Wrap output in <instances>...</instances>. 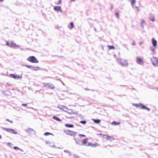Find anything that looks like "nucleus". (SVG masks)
I'll return each mask as SVG.
<instances>
[{
    "label": "nucleus",
    "mask_w": 158,
    "mask_h": 158,
    "mask_svg": "<svg viewBox=\"0 0 158 158\" xmlns=\"http://www.w3.org/2000/svg\"><path fill=\"white\" fill-rule=\"evenodd\" d=\"M135 0H131V5L134 8V5L135 3Z\"/></svg>",
    "instance_id": "18"
},
{
    "label": "nucleus",
    "mask_w": 158,
    "mask_h": 158,
    "mask_svg": "<svg viewBox=\"0 0 158 158\" xmlns=\"http://www.w3.org/2000/svg\"><path fill=\"white\" fill-rule=\"evenodd\" d=\"M150 50L152 52H153V53L154 54H155V49L152 48V47H151L150 48Z\"/></svg>",
    "instance_id": "22"
},
{
    "label": "nucleus",
    "mask_w": 158,
    "mask_h": 158,
    "mask_svg": "<svg viewBox=\"0 0 158 158\" xmlns=\"http://www.w3.org/2000/svg\"><path fill=\"white\" fill-rule=\"evenodd\" d=\"M48 85L49 87H50L51 88L53 89L54 88V86H53V85H52V84H48Z\"/></svg>",
    "instance_id": "30"
},
{
    "label": "nucleus",
    "mask_w": 158,
    "mask_h": 158,
    "mask_svg": "<svg viewBox=\"0 0 158 158\" xmlns=\"http://www.w3.org/2000/svg\"><path fill=\"white\" fill-rule=\"evenodd\" d=\"M2 129H3L5 130V131H8V132L10 131V129H9V128H4V127H2Z\"/></svg>",
    "instance_id": "23"
},
{
    "label": "nucleus",
    "mask_w": 158,
    "mask_h": 158,
    "mask_svg": "<svg viewBox=\"0 0 158 158\" xmlns=\"http://www.w3.org/2000/svg\"><path fill=\"white\" fill-rule=\"evenodd\" d=\"M105 136L106 137V138L108 140H111L112 139H113L111 137H110L108 135H105Z\"/></svg>",
    "instance_id": "11"
},
{
    "label": "nucleus",
    "mask_w": 158,
    "mask_h": 158,
    "mask_svg": "<svg viewBox=\"0 0 158 158\" xmlns=\"http://www.w3.org/2000/svg\"><path fill=\"white\" fill-rule=\"evenodd\" d=\"M64 152H68V153H69V154H70V153L68 151H67V150H65L64 151Z\"/></svg>",
    "instance_id": "38"
},
{
    "label": "nucleus",
    "mask_w": 158,
    "mask_h": 158,
    "mask_svg": "<svg viewBox=\"0 0 158 158\" xmlns=\"http://www.w3.org/2000/svg\"><path fill=\"white\" fill-rule=\"evenodd\" d=\"M1 135H0V139H1Z\"/></svg>",
    "instance_id": "51"
},
{
    "label": "nucleus",
    "mask_w": 158,
    "mask_h": 158,
    "mask_svg": "<svg viewBox=\"0 0 158 158\" xmlns=\"http://www.w3.org/2000/svg\"><path fill=\"white\" fill-rule=\"evenodd\" d=\"M70 27L69 26V27L70 28H72L73 27V23H70Z\"/></svg>",
    "instance_id": "25"
},
{
    "label": "nucleus",
    "mask_w": 158,
    "mask_h": 158,
    "mask_svg": "<svg viewBox=\"0 0 158 158\" xmlns=\"http://www.w3.org/2000/svg\"><path fill=\"white\" fill-rule=\"evenodd\" d=\"M79 136H83V137H85V135H82V134H79Z\"/></svg>",
    "instance_id": "37"
},
{
    "label": "nucleus",
    "mask_w": 158,
    "mask_h": 158,
    "mask_svg": "<svg viewBox=\"0 0 158 158\" xmlns=\"http://www.w3.org/2000/svg\"><path fill=\"white\" fill-rule=\"evenodd\" d=\"M67 112L70 114H74V113L71 110L69 109L68 110H67Z\"/></svg>",
    "instance_id": "20"
},
{
    "label": "nucleus",
    "mask_w": 158,
    "mask_h": 158,
    "mask_svg": "<svg viewBox=\"0 0 158 158\" xmlns=\"http://www.w3.org/2000/svg\"><path fill=\"white\" fill-rule=\"evenodd\" d=\"M108 48H109L110 49H114V47L113 46L108 45Z\"/></svg>",
    "instance_id": "28"
},
{
    "label": "nucleus",
    "mask_w": 158,
    "mask_h": 158,
    "mask_svg": "<svg viewBox=\"0 0 158 158\" xmlns=\"http://www.w3.org/2000/svg\"><path fill=\"white\" fill-rule=\"evenodd\" d=\"M50 146H51L50 145ZM52 147L54 148H55L56 147V146L55 145H52Z\"/></svg>",
    "instance_id": "44"
},
{
    "label": "nucleus",
    "mask_w": 158,
    "mask_h": 158,
    "mask_svg": "<svg viewBox=\"0 0 158 158\" xmlns=\"http://www.w3.org/2000/svg\"><path fill=\"white\" fill-rule=\"evenodd\" d=\"M118 60L123 65L126 66L127 65V62L124 60L119 59Z\"/></svg>",
    "instance_id": "4"
},
{
    "label": "nucleus",
    "mask_w": 158,
    "mask_h": 158,
    "mask_svg": "<svg viewBox=\"0 0 158 158\" xmlns=\"http://www.w3.org/2000/svg\"><path fill=\"white\" fill-rule=\"evenodd\" d=\"M10 133H12L13 134H17V133L14 130L10 129Z\"/></svg>",
    "instance_id": "32"
},
{
    "label": "nucleus",
    "mask_w": 158,
    "mask_h": 158,
    "mask_svg": "<svg viewBox=\"0 0 158 158\" xmlns=\"http://www.w3.org/2000/svg\"><path fill=\"white\" fill-rule=\"evenodd\" d=\"M150 19L152 22L154 21V17L152 15H150L149 17Z\"/></svg>",
    "instance_id": "14"
},
{
    "label": "nucleus",
    "mask_w": 158,
    "mask_h": 158,
    "mask_svg": "<svg viewBox=\"0 0 158 158\" xmlns=\"http://www.w3.org/2000/svg\"><path fill=\"white\" fill-rule=\"evenodd\" d=\"M152 41L153 47H156L157 46V41L154 38L152 39Z\"/></svg>",
    "instance_id": "9"
},
{
    "label": "nucleus",
    "mask_w": 158,
    "mask_h": 158,
    "mask_svg": "<svg viewBox=\"0 0 158 158\" xmlns=\"http://www.w3.org/2000/svg\"><path fill=\"white\" fill-rule=\"evenodd\" d=\"M22 105L23 106H27V104H22Z\"/></svg>",
    "instance_id": "45"
},
{
    "label": "nucleus",
    "mask_w": 158,
    "mask_h": 158,
    "mask_svg": "<svg viewBox=\"0 0 158 158\" xmlns=\"http://www.w3.org/2000/svg\"><path fill=\"white\" fill-rule=\"evenodd\" d=\"M14 149H15L16 150H21L22 152H23V150L22 149H20L19 148H18V147H14Z\"/></svg>",
    "instance_id": "29"
},
{
    "label": "nucleus",
    "mask_w": 158,
    "mask_h": 158,
    "mask_svg": "<svg viewBox=\"0 0 158 158\" xmlns=\"http://www.w3.org/2000/svg\"><path fill=\"white\" fill-rule=\"evenodd\" d=\"M132 44L133 45H135V42H133Z\"/></svg>",
    "instance_id": "47"
},
{
    "label": "nucleus",
    "mask_w": 158,
    "mask_h": 158,
    "mask_svg": "<svg viewBox=\"0 0 158 158\" xmlns=\"http://www.w3.org/2000/svg\"><path fill=\"white\" fill-rule=\"evenodd\" d=\"M65 127H70V128L73 127H74L73 125H70V124H65Z\"/></svg>",
    "instance_id": "16"
},
{
    "label": "nucleus",
    "mask_w": 158,
    "mask_h": 158,
    "mask_svg": "<svg viewBox=\"0 0 158 158\" xmlns=\"http://www.w3.org/2000/svg\"><path fill=\"white\" fill-rule=\"evenodd\" d=\"M64 111L65 112H67V110H68L69 109H68L65 106L64 108Z\"/></svg>",
    "instance_id": "35"
},
{
    "label": "nucleus",
    "mask_w": 158,
    "mask_h": 158,
    "mask_svg": "<svg viewBox=\"0 0 158 158\" xmlns=\"http://www.w3.org/2000/svg\"><path fill=\"white\" fill-rule=\"evenodd\" d=\"M6 120L8 121V122L10 121L9 120V119H6Z\"/></svg>",
    "instance_id": "49"
},
{
    "label": "nucleus",
    "mask_w": 158,
    "mask_h": 158,
    "mask_svg": "<svg viewBox=\"0 0 158 158\" xmlns=\"http://www.w3.org/2000/svg\"><path fill=\"white\" fill-rule=\"evenodd\" d=\"M44 135L46 136L48 135H53L52 134L49 133V132H47L45 133H44Z\"/></svg>",
    "instance_id": "26"
},
{
    "label": "nucleus",
    "mask_w": 158,
    "mask_h": 158,
    "mask_svg": "<svg viewBox=\"0 0 158 158\" xmlns=\"http://www.w3.org/2000/svg\"><path fill=\"white\" fill-rule=\"evenodd\" d=\"M3 1H4V0H0V2H3Z\"/></svg>",
    "instance_id": "48"
},
{
    "label": "nucleus",
    "mask_w": 158,
    "mask_h": 158,
    "mask_svg": "<svg viewBox=\"0 0 158 158\" xmlns=\"http://www.w3.org/2000/svg\"><path fill=\"white\" fill-rule=\"evenodd\" d=\"M112 124H114L115 125H118L120 124V123L113 122L112 123Z\"/></svg>",
    "instance_id": "27"
},
{
    "label": "nucleus",
    "mask_w": 158,
    "mask_h": 158,
    "mask_svg": "<svg viewBox=\"0 0 158 158\" xmlns=\"http://www.w3.org/2000/svg\"><path fill=\"white\" fill-rule=\"evenodd\" d=\"M72 1H74L75 0H71Z\"/></svg>",
    "instance_id": "50"
},
{
    "label": "nucleus",
    "mask_w": 158,
    "mask_h": 158,
    "mask_svg": "<svg viewBox=\"0 0 158 158\" xmlns=\"http://www.w3.org/2000/svg\"><path fill=\"white\" fill-rule=\"evenodd\" d=\"M6 45H9V43L7 42H6Z\"/></svg>",
    "instance_id": "43"
},
{
    "label": "nucleus",
    "mask_w": 158,
    "mask_h": 158,
    "mask_svg": "<svg viewBox=\"0 0 158 158\" xmlns=\"http://www.w3.org/2000/svg\"><path fill=\"white\" fill-rule=\"evenodd\" d=\"M10 76L12 77L14 79H20L22 78L21 75H17L15 74H10Z\"/></svg>",
    "instance_id": "5"
},
{
    "label": "nucleus",
    "mask_w": 158,
    "mask_h": 158,
    "mask_svg": "<svg viewBox=\"0 0 158 158\" xmlns=\"http://www.w3.org/2000/svg\"><path fill=\"white\" fill-rule=\"evenodd\" d=\"M27 60L29 61L32 63H38V61L36 58L34 56H31L29 57Z\"/></svg>",
    "instance_id": "1"
},
{
    "label": "nucleus",
    "mask_w": 158,
    "mask_h": 158,
    "mask_svg": "<svg viewBox=\"0 0 158 158\" xmlns=\"http://www.w3.org/2000/svg\"><path fill=\"white\" fill-rule=\"evenodd\" d=\"M61 0H59L58 2V3L57 4H60L61 3Z\"/></svg>",
    "instance_id": "39"
},
{
    "label": "nucleus",
    "mask_w": 158,
    "mask_h": 158,
    "mask_svg": "<svg viewBox=\"0 0 158 158\" xmlns=\"http://www.w3.org/2000/svg\"><path fill=\"white\" fill-rule=\"evenodd\" d=\"M137 62L139 64H143V61L141 58L139 57H137L136 58Z\"/></svg>",
    "instance_id": "6"
},
{
    "label": "nucleus",
    "mask_w": 158,
    "mask_h": 158,
    "mask_svg": "<svg viewBox=\"0 0 158 158\" xmlns=\"http://www.w3.org/2000/svg\"><path fill=\"white\" fill-rule=\"evenodd\" d=\"M53 118L55 120L58 121H60L61 120L58 118L56 116H53Z\"/></svg>",
    "instance_id": "19"
},
{
    "label": "nucleus",
    "mask_w": 158,
    "mask_h": 158,
    "mask_svg": "<svg viewBox=\"0 0 158 158\" xmlns=\"http://www.w3.org/2000/svg\"><path fill=\"white\" fill-rule=\"evenodd\" d=\"M116 15L117 16V17L118 18V13H116Z\"/></svg>",
    "instance_id": "40"
},
{
    "label": "nucleus",
    "mask_w": 158,
    "mask_h": 158,
    "mask_svg": "<svg viewBox=\"0 0 158 158\" xmlns=\"http://www.w3.org/2000/svg\"><path fill=\"white\" fill-rule=\"evenodd\" d=\"M27 68H30L32 69V67H33V66H32L31 65H26V66Z\"/></svg>",
    "instance_id": "36"
},
{
    "label": "nucleus",
    "mask_w": 158,
    "mask_h": 158,
    "mask_svg": "<svg viewBox=\"0 0 158 158\" xmlns=\"http://www.w3.org/2000/svg\"><path fill=\"white\" fill-rule=\"evenodd\" d=\"M94 121L96 123H100L101 121L100 120H94Z\"/></svg>",
    "instance_id": "24"
},
{
    "label": "nucleus",
    "mask_w": 158,
    "mask_h": 158,
    "mask_svg": "<svg viewBox=\"0 0 158 158\" xmlns=\"http://www.w3.org/2000/svg\"><path fill=\"white\" fill-rule=\"evenodd\" d=\"M135 7L136 8L137 11H138L139 10V9L138 7H137V6H136Z\"/></svg>",
    "instance_id": "41"
},
{
    "label": "nucleus",
    "mask_w": 158,
    "mask_h": 158,
    "mask_svg": "<svg viewBox=\"0 0 158 158\" xmlns=\"http://www.w3.org/2000/svg\"><path fill=\"white\" fill-rule=\"evenodd\" d=\"M74 158H78V157L77 156H74Z\"/></svg>",
    "instance_id": "42"
},
{
    "label": "nucleus",
    "mask_w": 158,
    "mask_h": 158,
    "mask_svg": "<svg viewBox=\"0 0 158 158\" xmlns=\"http://www.w3.org/2000/svg\"><path fill=\"white\" fill-rule=\"evenodd\" d=\"M76 142L78 144H79L81 145H82V143H81V141L80 140H76Z\"/></svg>",
    "instance_id": "21"
},
{
    "label": "nucleus",
    "mask_w": 158,
    "mask_h": 158,
    "mask_svg": "<svg viewBox=\"0 0 158 158\" xmlns=\"http://www.w3.org/2000/svg\"><path fill=\"white\" fill-rule=\"evenodd\" d=\"M143 43V42H140L139 43V44L141 45V44H142Z\"/></svg>",
    "instance_id": "46"
},
{
    "label": "nucleus",
    "mask_w": 158,
    "mask_h": 158,
    "mask_svg": "<svg viewBox=\"0 0 158 158\" xmlns=\"http://www.w3.org/2000/svg\"><path fill=\"white\" fill-rule=\"evenodd\" d=\"M151 61L153 65L155 66H157L158 65V60L156 57H153Z\"/></svg>",
    "instance_id": "3"
},
{
    "label": "nucleus",
    "mask_w": 158,
    "mask_h": 158,
    "mask_svg": "<svg viewBox=\"0 0 158 158\" xmlns=\"http://www.w3.org/2000/svg\"><path fill=\"white\" fill-rule=\"evenodd\" d=\"M144 21L143 20H141V24H142V26H143L144 25Z\"/></svg>",
    "instance_id": "34"
},
{
    "label": "nucleus",
    "mask_w": 158,
    "mask_h": 158,
    "mask_svg": "<svg viewBox=\"0 0 158 158\" xmlns=\"http://www.w3.org/2000/svg\"><path fill=\"white\" fill-rule=\"evenodd\" d=\"M26 131L27 132H28L32 131L33 129L31 128H28L26 130Z\"/></svg>",
    "instance_id": "31"
},
{
    "label": "nucleus",
    "mask_w": 158,
    "mask_h": 158,
    "mask_svg": "<svg viewBox=\"0 0 158 158\" xmlns=\"http://www.w3.org/2000/svg\"><path fill=\"white\" fill-rule=\"evenodd\" d=\"M88 146H90L91 147H96L97 146H98L99 145L97 143H95L93 144L91 143H89L88 145H87Z\"/></svg>",
    "instance_id": "8"
},
{
    "label": "nucleus",
    "mask_w": 158,
    "mask_h": 158,
    "mask_svg": "<svg viewBox=\"0 0 158 158\" xmlns=\"http://www.w3.org/2000/svg\"><path fill=\"white\" fill-rule=\"evenodd\" d=\"M64 131L66 134L71 136H74L76 134V133L75 131L69 130H64Z\"/></svg>",
    "instance_id": "2"
},
{
    "label": "nucleus",
    "mask_w": 158,
    "mask_h": 158,
    "mask_svg": "<svg viewBox=\"0 0 158 158\" xmlns=\"http://www.w3.org/2000/svg\"><path fill=\"white\" fill-rule=\"evenodd\" d=\"M12 46L15 48H17L18 47V46L16 45V44L13 43H10V47Z\"/></svg>",
    "instance_id": "15"
},
{
    "label": "nucleus",
    "mask_w": 158,
    "mask_h": 158,
    "mask_svg": "<svg viewBox=\"0 0 158 158\" xmlns=\"http://www.w3.org/2000/svg\"><path fill=\"white\" fill-rule=\"evenodd\" d=\"M139 106L142 108L143 109H147L148 111L150 109L149 108H147V107H146L145 106L143 105L140 104L139 105Z\"/></svg>",
    "instance_id": "13"
},
{
    "label": "nucleus",
    "mask_w": 158,
    "mask_h": 158,
    "mask_svg": "<svg viewBox=\"0 0 158 158\" xmlns=\"http://www.w3.org/2000/svg\"><path fill=\"white\" fill-rule=\"evenodd\" d=\"M88 139L87 138L83 139L82 141V145H84L87 146H88L87 145H88L89 143H90L88 142Z\"/></svg>",
    "instance_id": "7"
},
{
    "label": "nucleus",
    "mask_w": 158,
    "mask_h": 158,
    "mask_svg": "<svg viewBox=\"0 0 158 158\" xmlns=\"http://www.w3.org/2000/svg\"><path fill=\"white\" fill-rule=\"evenodd\" d=\"M58 108H59L60 109L62 110H64V108L65 107V106H60L59 105L58 106Z\"/></svg>",
    "instance_id": "17"
},
{
    "label": "nucleus",
    "mask_w": 158,
    "mask_h": 158,
    "mask_svg": "<svg viewBox=\"0 0 158 158\" xmlns=\"http://www.w3.org/2000/svg\"><path fill=\"white\" fill-rule=\"evenodd\" d=\"M54 9L57 11H60V12H62L61 8L60 6H56L55 7Z\"/></svg>",
    "instance_id": "10"
},
{
    "label": "nucleus",
    "mask_w": 158,
    "mask_h": 158,
    "mask_svg": "<svg viewBox=\"0 0 158 158\" xmlns=\"http://www.w3.org/2000/svg\"><path fill=\"white\" fill-rule=\"evenodd\" d=\"M80 123L83 124H85L86 123V121H80Z\"/></svg>",
    "instance_id": "33"
},
{
    "label": "nucleus",
    "mask_w": 158,
    "mask_h": 158,
    "mask_svg": "<svg viewBox=\"0 0 158 158\" xmlns=\"http://www.w3.org/2000/svg\"><path fill=\"white\" fill-rule=\"evenodd\" d=\"M32 70L35 71L38 70H40V68L39 67H32Z\"/></svg>",
    "instance_id": "12"
}]
</instances>
